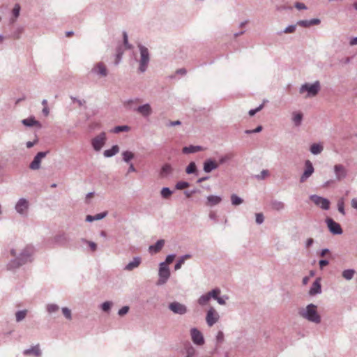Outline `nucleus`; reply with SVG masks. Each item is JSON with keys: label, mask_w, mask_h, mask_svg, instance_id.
<instances>
[{"label": "nucleus", "mask_w": 357, "mask_h": 357, "mask_svg": "<svg viewBox=\"0 0 357 357\" xmlns=\"http://www.w3.org/2000/svg\"><path fill=\"white\" fill-rule=\"evenodd\" d=\"M320 292H321L320 279L317 278L312 284V286L309 291V294L311 296H314Z\"/></svg>", "instance_id": "obj_18"}, {"label": "nucleus", "mask_w": 357, "mask_h": 357, "mask_svg": "<svg viewBox=\"0 0 357 357\" xmlns=\"http://www.w3.org/2000/svg\"><path fill=\"white\" fill-rule=\"evenodd\" d=\"M305 171L300 178V182L304 183L314 172V167L310 160H306L305 162Z\"/></svg>", "instance_id": "obj_7"}, {"label": "nucleus", "mask_w": 357, "mask_h": 357, "mask_svg": "<svg viewBox=\"0 0 357 357\" xmlns=\"http://www.w3.org/2000/svg\"><path fill=\"white\" fill-rule=\"evenodd\" d=\"M22 123L26 126H40V123L38 121H36L33 117L22 120Z\"/></svg>", "instance_id": "obj_30"}, {"label": "nucleus", "mask_w": 357, "mask_h": 357, "mask_svg": "<svg viewBox=\"0 0 357 357\" xmlns=\"http://www.w3.org/2000/svg\"><path fill=\"white\" fill-rule=\"evenodd\" d=\"M296 8H298V10L306 8L305 6L303 3H296Z\"/></svg>", "instance_id": "obj_61"}, {"label": "nucleus", "mask_w": 357, "mask_h": 357, "mask_svg": "<svg viewBox=\"0 0 357 357\" xmlns=\"http://www.w3.org/2000/svg\"><path fill=\"white\" fill-rule=\"evenodd\" d=\"M206 322L209 326H212L219 319V315L214 308L211 307L207 312Z\"/></svg>", "instance_id": "obj_9"}, {"label": "nucleus", "mask_w": 357, "mask_h": 357, "mask_svg": "<svg viewBox=\"0 0 357 357\" xmlns=\"http://www.w3.org/2000/svg\"><path fill=\"white\" fill-rule=\"evenodd\" d=\"M93 71L100 75V76L105 77L107 75V68L104 63H98L93 68Z\"/></svg>", "instance_id": "obj_16"}, {"label": "nucleus", "mask_w": 357, "mask_h": 357, "mask_svg": "<svg viewBox=\"0 0 357 357\" xmlns=\"http://www.w3.org/2000/svg\"><path fill=\"white\" fill-rule=\"evenodd\" d=\"M326 222L328 229L333 234H340L342 233V230L341 229L340 225L338 223L335 222L333 219L327 218Z\"/></svg>", "instance_id": "obj_11"}, {"label": "nucleus", "mask_w": 357, "mask_h": 357, "mask_svg": "<svg viewBox=\"0 0 357 357\" xmlns=\"http://www.w3.org/2000/svg\"><path fill=\"white\" fill-rule=\"evenodd\" d=\"M46 155L45 152H39L34 158L33 160L30 164V168L36 170L40 168L41 160Z\"/></svg>", "instance_id": "obj_13"}, {"label": "nucleus", "mask_w": 357, "mask_h": 357, "mask_svg": "<svg viewBox=\"0 0 357 357\" xmlns=\"http://www.w3.org/2000/svg\"><path fill=\"white\" fill-rule=\"evenodd\" d=\"M172 194V192L168 188H163L161 190V195L163 198L167 199Z\"/></svg>", "instance_id": "obj_40"}, {"label": "nucleus", "mask_w": 357, "mask_h": 357, "mask_svg": "<svg viewBox=\"0 0 357 357\" xmlns=\"http://www.w3.org/2000/svg\"><path fill=\"white\" fill-rule=\"evenodd\" d=\"M62 312L66 318L68 319H71V311L68 307H63L62 309Z\"/></svg>", "instance_id": "obj_46"}, {"label": "nucleus", "mask_w": 357, "mask_h": 357, "mask_svg": "<svg viewBox=\"0 0 357 357\" xmlns=\"http://www.w3.org/2000/svg\"><path fill=\"white\" fill-rule=\"evenodd\" d=\"M169 308L176 314H183L187 312L186 307L178 302L171 303Z\"/></svg>", "instance_id": "obj_10"}, {"label": "nucleus", "mask_w": 357, "mask_h": 357, "mask_svg": "<svg viewBox=\"0 0 357 357\" xmlns=\"http://www.w3.org/2000/svg\"><path fill=\"white\" fill-rule=\"evenodd\" d=\"M313 239L312 238H308L306 241V247L307 248H309L310 246H311V245L313 243Z\"/></svg>", "instance_id": "obj_63"}, {"label": "nucleus", "mask_w": 357, "mask_h": 357, "mask_svg": "<svg viewBox=\"0 0 357 357\" xmlns=\"http://www.w3.org/2000/svg\"><path fill=\"white\" fill-rule=\"evenodd\" d=\"M128 310H129V307H127V306H124V307H123L122 308H121V309L119 310V314L120 316H123V315H124V314H127V313H128Z\"/></svg>", "instance_id": "obj_52"}, {"label": "nucleus", "mask_w": 357, "mask_h": 357, "mask_svg": "<svg viewBox=\"0 0 357 357\" xmlns=\"http://www.w3.org/2000/svg\"><path fill=\"white\" fill-rule=\"evenodd\" d=\"M310 199L314 204L319 206L322 209L328 210L330 208V202L326 198L317 195H312Z\"/></svg>", "instance_id": "obj_6"}, {"label": "nucleus", "mask_w": 357, "mask_h": 357, "mask_svg": "<svg viewBox=\"0 0 357 357\" xmlns=\"http://www.w3.org/2000/svg\"><path fill=\"white\" fill-rule=\"evenodd\" d=\"M284 207V204L281 202H275L272 204V208L276 211L282 210Z\"/></svg>", "instance_id": "obj_41"}, {"label": "nucleus", "mask_w": 357, "mask_h": 357, "mask_svg": "<svg viewBox=\"0 0 357 357\" xmlns=\"http://www.w3.org/2000/svg\"><path fill=\"white\" fill-rule=\"evenodd\" d=\"M107 212H103V213L96 214V215H94V220H101L107 215Z\"/></svg>", "instance_id": "obj_54"}, {"label": "nucleus", "mask_w": 357, "mask_h": 357, "mask_svg": "<svg viewBox=\"0 0 357 357\" xmlns=\"http://www.w3.org/2000/svg\"><path fill=\"white\" fill-rule=\"evenodd\" d=\"M213 298V294H212V291L204 294V295H202L198 300V303L201 305H204L208 303V302L210 301V299Z\"/></svg>", "instance_id": "obj_25"}, {"label": "nucleus", "mask_w": 357, "mask_h": 357, "mask_svg": "<svg viewBox=\"0 0 357 357\" xmlns=\"http://www.w3.org/2000/svg\"><path fill=\"white\" fill-rule=\"evenodd\" d=\"M190 184L185 181H179L176 184V188L178 190H183L188 188Z\"/></svg>", "instance_id": "obj_42"}, {"label": "nucleus", "mask_w": 357, "mask_h": 357, "mask_svg": "<svg viewBox=\"0 0 357 357\" xmlns=\"http://www.w3.org/2000/svg\"><path fill=\"white\" fill-rule=\"evenodd\" d=\"M169 275L170 272L169 268L165 264V263H161L160 264L159 269L160 279L158 280L157 284L160 285L165 284L167 282V279L169 278Z\"/></svg>", "instance_id": "obj_5"}, {"label": "nucleus", "mask_w": 357, "mask_h": 357, "mask_svg": "<svg viewBox=\"0 0 357 357\" xmlns=\"http://www.w3.org/2000/svg\"><path fill=\"white\" fill-rule=\"evenodd\" d=\"M140 262L141 261L139 258H135L132 261H130L126 265L125 269L127 271H132L135 268L138 267Z\"/></svg>", "instance_id": "obj_28"}, {"label": "nucleus", "mask_w": 357, "mask_h": 357, "mask_svg": "<svg viewBox=\"0 0 357 357\" xmlns=\"http://www.w3.org/2000/svg\"><path fill=\"white\" fill-rule=\"evenodd\" d=\"M213 294V298L215 299L218 303L220 305H225V301L223 298L219 297V295L220 294V290L219 289H215L212 290Z\"/></svg>", "instance_id": "obj_29"}, {"label": "nucleus", "mask_w": 357, "mask_h": 357, "mask_svg": "<svg viewBox=\"0 0 357 357\" xmlns=\"http://www.w3.org/2000/svg\"><path fill=\"white\" fill-rule=\"evenodd\" d=\"M269 176V172L266 169L261 171V174L257 176L259 179H264Z\"/></svg>", "instance_id": "obj_48"}, {"label": "nucleus", "mask_w": 357, "mask_h": 357, "mask_svg": "<svg viewBox=\"0 0 357 357\" xmlns=\"http://www.w3.org/2000/svg\"><path fill=\"white\" fill-rule=\"evenodd\" d=\"M87 243L89 244V246L90 247L91 250L94 252L96 250L97 245L91 241H87Z\"/></svg>", "instance_id": "obj_58"}, {"label": "nucleus", "mask_w": 357, "mask_h": 357, "mask_svg": "<svg viewBox=\"0 0 357 357\" xmlns=\"http://www.w3.org/2000/svg\"><path fill=\"white\" fill-rule=\"evenodd\" d=\"M197 171V167L194 162H191L186 167L185 172L187 174H193Z\"/></svg>", "instance_id": "obj_34"}, {"label": "nucleus", "mask_w": 357, "mask_h": 357, "mask_svg": "<svg viewBox=\"0 0 357 357\" xmlns=\"http://www.w3.org/2000/svg\"><path fill=\"white\" fill-rule=\"evenodd\" d=\"M43 113L46 116L49 115L50 110H49V108L47 107V106L44 107V108L43 109Z\"/></svg>", "instance_id": "obj_62"}, {"label": "nucleus", "mask_w": 357, "mask_h": 357, "mask_svg": "<svg viewBox=\"0 0 357 357\" xmlns=\"http://www.w3.org/2000/svg\"><path fill=\"white\" fill-rule=\"evenodd\" d=\"M137 112L144 116H147L151 113V107L149 104H145L137 108Z\"/></svg>", "instance_id": "obj_20"}, {"label": "nucleus", "mask_w": 357, "mask_h": 357, "mask_svg": "<svg viewBox=\"0 0 357 357\" xmlns=\"http://www.w3.org/2000/svg\"><path fill=\"white\" fill-rule=\"evenodd\" d=\"M264 222V215L262 213H257L256 214V222L257 224H261Z\"/></svg>", "instance_id": "obj_50"}, {"label": "nucleus", "mask_w": 357, "mask_h": 357, "mask_svg": "<svg viewBox=\"0 0 357 357\" xmlns=\"http://www.w3.org/2000/svg\"><path fill=\"white\" fill-rule=\"evenodd\" d=\"M217 342L221 343L224 340V334L222 331H219L216 336Z\"/></svg>", "instance_id": "obj_51"}, {"label": "nucleus", "mask_w": 357, "mask_h": 357, "mask_svg": "<svg viewBox=\"0 0 357 357\" xmlns=\"http://www.w3.org/2000/svg\"><path fill=\"white\" fill-rule=\"evenodd\" d=\"M184 263V259H180L178 262L175 264L174 268L176 271L180 269Z\"/></svg>", "instance_id": "obj_55"}, {"label": "nucleus", "mask_w": 357, "mask_h": 357, "mask_svg": "<svg viewBox=\"0 0 357 357\" xmlns=\"http://www.w3.org/2000/svg\"><path fill=\"white\" fill-rule=\"evenodd\" d=\"M24 355H31L33 354L37 357L40 356L41 352L39 348V345L34 346L31 349H26L24 351Z\"/></svg>", "instance_id": "obj_22"}, {"label": "nucleus", "mask_w": 357, "mask_h": 357, "mask_svg": "<svg viewBox=\"0 0 357 357\" xmlns=\"http://www.w3.org/2000/svg\"><path fill=\"white\" fill-rule=\"evenodd\" d=\"M123 42H124L125 45L128 48H130V46L128 43V35L126 32L123 33Z\"/></svg>", "instance_id": "obj_60"}, {"label": "nucleus", "mask_w": 357, "mask_h": 357, "mask_svg": "<svg viewBox=\"0 0 357 357\" xmlns=\"http://www.w3.org/2000/svg\"><path fill=\"white\" fill-rule=\"evenodd\" d=\"M105 134L104 132L100 134L92 141V145L96 151H100L105 142Z\"/></svg>", "instance_id": "obj_8"}, {"label": "nucleus", "mask_w": 357, "mask_h": 357, "mask_svg": "<svg viewBox=\"0 0 357 357\" xmlns=\"http://www.w3.org/2000/svg\"><path fill=\"white\" fill-rule=\"evenodd\" d=\"M262 130V127L261 126H258L256 129L255 130H247L245 131L246 133L248 134H250V133H255V132H260L261 130Z\"/></svg>", "instance_id": "obj_57"}, {"label": "nucleus", "mask_w": 357, "mask_h": 357, "mask_svg": "<svg viewBox=\"0 0 357 357\" xmlns=\"http://www.w3.org/2000/svg\"><path fill=\"white\" fill-rule=\"evenodd\" d=\"M175 258V255H168L166 258V260H165V264L167 266L168 264H170L174 259Z\"/></svg>", "instance_id": "obj_53"}, {"label": "nucleus", "mask_w": 357, "mask_h": 357, "mask_svg": "<svg viewBox=\"0 0 357 357\" xmlns=\"http://www.w3.org/2000/svg\"><path fill=\"white\" fill-rule=\"evenodd\" d=\"M111 306H112L111 302H109V301L105 302L102 305V310L105 312H107L109 310Z\"/></svg>", "instance_id": "obj_47"}, {"label": "nucleus", "mask_w": 357, "mask_h": 357, "mask_svg": "<svg viewBox=\"0 0 357 357\" xmlns=\"http://www.w3.org/2000/svg\"><path fill=\"white\" fill-rule=\"evenodd\" d=\"M299 314L304 319L316 324L321 322V316L317 312V307L314 304H309L305 308L299 310Z\"/></svg>", "instance_id": "obj_1"}, {"label": "nucleus", "mask_w": 357, "mask_h": 357, "mask_svg": "<svg viewBox=\"0 0 357 357\" xmlns=\"http://www.w3.org/2000/svg\"><path fill=\"white\" fill-rule=\"evenodd\" d=\"M303 114L301 113H294L292 119L296 126H299L301 124Z\"/></svg>", "instance_id": "obj_32"}, {"label": "nucleus", "mask_w": 357, "mask_h": 357, "mask_svg": "<svg viewBox=\"0 0 357 357\" xmlns=\"http://www.w3.org/2000/svg\"><path fill=\"white\" fill-rule=\"evenodd\" d=\"M26 310L18 311L15 314L17 321H20L24 319L26 315Z\"/></svg>", "instance_id": "obj_38"}, {"label": "nucleus", "mask_w": 357, "mask_h": 357, "mask_svg": "<svg viewBox=\"0 0 357 357\" xmlns=\"http://www.w3.org/2000/svg\"><path fill=\"white\" fill-rule=\"evenodd\" d=\"M173 172V168L169 164H165L162 166L160 172V175L162 177H165Z\"/></svg>", "instance_id": "obj_26"}, {"label": "nucleus", "mask_w": 357, "mask_h": 357, "mask_svg": "<svg viewBox=\"0 0 357 357\" xmlns=\"http://www.w3.org/2000/svg\"><path fill=\"white\" fill-rule=\"evenodd\" d=\"M319 89L320 86L319 82H316L312 84H305L301 87L300 93H303L304 92L307 91L308 95L306 97L314 96L318 93Z\"/></svg>", "instance_id": "obj_4"}, {"label": "nucleus", "mask_w": 357, "mask_h": 357, "mask_svg": "<svg viewBox=\"0 0 357 357\" xmlns=\"http://www.w3.org/2000/svg\"><path fill=\"white\" fill-rule=\"evenodd\" d=\"M337 208H338V211L342 214V215H344L345 214V211H344V200L343 199H341L338 201V203H337Z\"/></svg>", "instance_id": "obj_44"}, {"label": "nucleus", "mask_w": 357, "mask_h": 357, "mask_svg": "<svg viewBox=\"0 0 357 357\" xmlns=\"http://www.w3.org/2000/svg\"><path fill=\"white\" fill-rule=\"evenodd\" d=\"M320 23V20L319 19H313L311 20H301L298 22L297 24L303 27H308L312 25H317Z\"/></svg>", "instance_id": "obj_21"}, {"label": "nucleus", "mask_w": 357, "mask_h": 357, "mask_svg": "<svg viewBox=\"0 0 357 357\" xmlns=\"http://www.w3.org/2000/svg\"><path fill=\"white\" fill-rule=\"evenodd\" d=\"M164 244H165L164 240H159L157 241V243L155 245H151L149 247V250L151 252H155V253L158 252L162 248V247L164 246Z\"/></svg>", "instance_id": "obj_23"}, {"label": "nucleus", "mask_w": 357, "mask_h": 357, "mask_svg": "<svg viewBox=\"0 0 357 357\" xmlns=\"http://www.w3.org/2000/svg\"><path fill=\"white\" fill-rule=\"evenodd\" d=\"M234 155L233 153H227L222 157L220 158L219 161L218 163L220 165L223 164L226 162L227 161L231 160L233 158Z\"/></svg>", "instance_id": "obj_36"}, {"label": "nucleus", "mask_w": 357, "mask_h": 357, "mask_svg": "<svg viewBox=\"0 0 357 357\" xmlns=\"http://www.w3.org/2000/svg\"><path fill=\"white\" fill-rule=\"evenodd\" d=\"M33 250L31 248H26L20 255V257L12 261L8 264V268L11 270L19 267L28 261V258L32 255Z\"/></svg>", "instance_id": "obj_2"}, {"label": "nucleus", "mask_w": 357, "mask_h": 357, "mask_svg": "<svg viewBox=\"0 0 357 357\" xmlns=\"http://www.w3.org/2000/svg\"><path fill=\"white\" fill-rule=\"evenodd\" d=\"M231 201L232 204L235 206L243 203V199L234 194L231 195Z\"/></svg>", "instance_id": "obj_37"}, {"label": "nucleus", "mask_w": 357, "mask_h": 357, "mask_svg": "<svg viewBox=\"0 0 357 357\" xmlns=\"http://www.w3.org/2000/svg\"><path fill=\"white\" fill-rule=\"evenodd\" d=\"M139 48L140 50V63H139V70L141 72H144L146 69L147 65L149 61V54L148 49L142 45H139Z\"/></svg>", "instance_id": "obj_3"}, {"label": "nucleus", "mask_w": 357, "mask_h": 357, "mask_svg": "<svg viewBox=\"0 0 357 357\" xmlns=\"http://www.w3.org/2000/svg\"><path fill=\"white\" fill-rule=\"evenodd\" d=\"M219 164L218 162L208 160H206L204 164V170L205 172L209 173L212 170L215 169L218 167Z\"/></svg>", "instance_id": "obj_17"}, {"label": "nucleus", "mask_w": 357, "mask_h": 357, "mask_svg": "<svg viewBox=\"0 0 357 357\" xmlns=\"http://www.w3.org/2000/svg\"><path fill=\"white\" fill-rule=\"evenodd\" d=\"M130 128L127 126H116L114 129V132L118 133L120 132L128 131Z\"/></svg>", "instance_id": "obj_43"}, {"label": "nucleus", "mask_w": 357, "mask_h": 357, "mask_svg": "<svg viewBox=\"0 0 357 357\" xmlns=\"http://www.w3.org/2000/svg\"><path fill=\"white\" fill-rule=\"evenodd\" d=\"M47 310L49 312H54L59 310V306L55 304H50L47 306Z\"/></svg>", "instance_id": "obj_45"}, {"label": "nucleus", "mask_w": 357, "mask_h": 357, "mask_svg": "<svg viewBox=\"0 0 357 357\" xmlns=\"http://www.w3.org/2000/svg\"><path fill=\"white\" fill-rule=\"evenodd\" d=\"M350 45H357V37L356 38H354L353 39L351 40Z\"/></svg>", "instance_id": "obj_64"}, {"label": "nucleus", "mask_w": 357, "mask_h": 357, "mask_svg": "<svg viewBox=\"0 0 357 357\" xmlns=\"http://www.w3.org/2000/svg\"><path fill=\"white\" fill-rule=\"evenodd\" d=\"M119 147L117 145L113 146L110 149H107L104 151L105 157H112L119 153Z\"/></svg>", "instance_id": "obj_27"}, {"label": "nucleus", "mask_w": 357, "mask_h": 357, "mask_svg": "<svg viewBox=\"0 0 357 357\" xmlns=\"http://www.w3.org/2000/svg\"><path fill=\"white\" fill-rule=\"evenodd\" d=\"M295 30H296V25H290L284 29V33H294L295 31Z\"/></svg>", "instance_id": "obj_49"}, {"label": "nucleus", "mask_w": 357, "mask_h": 357, "mask_svg": "<svg viewBox=\"0 0 357 357\" xmlns=\"http://www.w3.org/2000/svg\"><path fill=\"white\" fill-rule=\"evenodd\" d=\"M222 198L216 195H209L207 197V202L206 204L209 206H215L220 204Z\"/></svg>", "instance_id": "obj_19"}, {"label": "nucleus", "mask_w": 357, "mask_h": 357, "mask_svg": "<svg viewBox=\"0 0 357 357\" xmlns=\"http://www.w3.org/2000/svg\"><path fill=\"white\" fill-rule=\"evenodd\" d=\"M334 171L337 180L340 181L346 177L347 170L343 165H335L334 167Z\"/></svg>", "instance_id": "obj_14"}, {"label": "nucleus", "mask_w": 357, "mask_h": 357, "mask_svg": "<svg viewBox=\"0 0 357 357\" xmlns=\"http://www.w3.org/2000/svg\"><path fill=\"white\" fill-rule=\"evenodd\" d=\"M20 6L19 4H15L13 9V15L14 16V18L12 19V22H14L16 19L18 17V16L20 15Z\"/></svg>", "instance_id": "obj_33"}, {"label": "nucleus", "mask_w": 357, "mask_h": 357, "mask_svg": "<svg viewBox=\"0 0 357 357\" xmlns=\"http://www.w3.org/2000/svg\"><path fill=\"white\" fill-rule=\"evenodd\" d=\"M203 149L199 146H185L183 149V153L185 154L195 153L197 151H202Z\"/></svg>", "instance_id": "obj_24"}, {"label": "nucleus", "mask_w": 357, "mask_h": 357, "mask_svg": "<svg viewBox=\"0 0 357 357\" xmlns=\"http://www.w3.org/2000/svg\"><path fill=\"white\" fill-rule=\"evenodd\" d=\"M319 264L320 268H323L324 266H326L328 264V261L322 259V260L319 261Z\"/></svg>", "instance_id": "obj_59"}, {"label": "nucleus", "mask_w": 357, "mask_h": 357, "mask_svg": "<svg viewBox=\"0 0 357 357\" xmlns=\"http://www.w3.org/2000/svg\"><path fill=\"white\" fill-rule=\"evenodd\" d=\"M323 151V146L320 144H313L310 146V151L312 154L317 155Z\"/></svg>", "instance_id": "obj_31"}, {"label": "nucleus", "mask_w": 357, "mask_h": 357, "mask_svg": "<svg viewBox=\"0 0 357 357\" xmlns=\"http://www.w3.org/2000/svg\"><path fill=\"white\" fill-rule=\"evenodd\" d=\"M191 337L193 342L196 344L202 345L204 343L202 334L196 328L191 330Z\"/></svg>", "instance_id": "obj_12"}, {"label": "nucleus", "mask_w": 357, "mask_h": 357, "mask_svg": "<svg viewBox=\"0 0 357 357\" xmlns=\"http://www.w3.org/2000/svg\"><path fill=\"white\" fill-rule=\"evenodd\" d=\"M263 108V105H261L259 107H258L255 109H251L249 111L250 116L255 115L257 112L260 111Z\"/></svg>", "instance_id": "obj_56"}, {"label": "nucleus", "mask_w": 357, "mask_h": 357, "mask_svg": "<svg viewBox=\"0 0 357 357\" xmlns=\"http://www.w3.org/2000/svg\"><path fill=\"white\" fill-rule=\"evenodd\" d=\"M28 207V202L25 199H20L15 206V209L19 213L24 214L26 212Z\"/></svg>", "instance_id": "obj_15"}, {"label": "nucleus", "mask_w": 357, "mask_h": 357, "mask_svg": "<svg viewBox=\"0 0 357 357\" xmlns=\"http://www.w3.org/2000/svg\"><path fill=\"white\" fill-rule=\"evenodd\" d=\"M123 160L128 162L131 159L134 158V154L130 151H125L123 153Z\"/></svg>", "instance_id": "obj_39"}, {"label": "nucleus", "mask_w": 357, "mask_h": 357, "mask_svg": "<svg viewBox=\"0 0 357 357\" xmlns=\"http://www.w3.org/2000/svg\"><path fill=\"white\" fill-rule=\"evenodd\" d=\"M354 273H355V271L354 270L348 269V270H345L342 272V276L346 280H350L353 278Z\"/></svg>", "instance_id": "obj_35"}]
</instances>
